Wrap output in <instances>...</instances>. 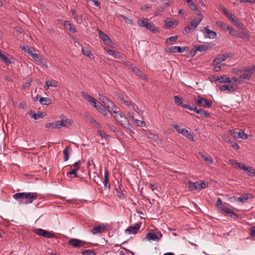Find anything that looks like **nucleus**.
Wrapping results in <instances>:
<instances>
[{"label": "nucleus", "instance_id": "obj_1", "mask_svg": "<svg viewBox=\"0 0 255 255\" xmlns=\"http://www.w3.org/2000/svg\"><path fill=\"white\" fill-rule=\"evenodd\" d=\"M38 197L36 193H17L13 195V198L18 201L19 204H31Z\"/></svg>", "mask_w": 255, "mask_h": 255}, {"label": "nucleus", "instance_id": "obj_2", "mask_svg": "<svg viewBox=\"0 0 255 255\" xmlns=\"http://www.w3.org/2000/svg\"><path fill=\"white\" fill-rule=\"evenodd\" d=\"M242 74L239 76L241 83L250 80L252 76L255 73V66L245 68L243 70H239Z\"/></svg>", "mask_w": 255, "mask_h": 255}, {"label": "nucleus", "instance_id": "obj_3", "mask_svg": "<svg viewBox=\"0 0 255 255\" xmlns=\"http://www.w3.org/2000/svg\"><path fill=\"white\" fill-rule=\"evenodd\" d=\"M194 102L198 106H202L204 108H211L213 105L212 101H208L207 99L200 96L197 99H195Z\"/></svg>", "mask_w": 255, "mask_h": 255}, {"label": "nucleus", "instance_id": "obj_4", "mask_svg": "<svg viewBox=\"0 0 255 255\" xmlns=\"http://www.w3.org/2000/svg\"><path fill=\"white\" fill-rule=\"evenodd\" d=\"M138 25L140 27H145L146 29L150 30L152 32H158V30L155 28L153 24L148 21L147 19L138 20L137 22Z\"/></svg>", "mask_w": 255, "mask_h": 255}, {"label": "nucleus", "instance_id": "obj_5", "mask_svg": "<svg viewBox=\"0 0 255 255\" xmlns=\"http://www.w3.org/2000/svg\"><path fill=\"white\" fill-rule=\"evenodd\" d=\"M116 115L114 116L115 119L117 121L121 124V125L125 127H126L127 126H128L129 123L128 120L125 117V115H124L120 111H117V113H115Z\"/></svg>", "mask_w": 255, "mask_h": 255}, {"label": "nucleus", "instance_id": "obj_6", "mask_svg": "<svg viewBox=\"0 0 255 255\" xmlns=\"http://www.w3.org/2000/svg\"><path fill=\"white\" fill-rule=\"evenodd\" d=\"M108 229V226L104 224L94 225L91 232L93 234L102 233Z\"/></svg>", "mask_w": 255, "mask_h": 255}, {"label": "nucleus", "instance_id": "obj_7", "mask_svg": "<svg viewBox=\"0 0 255 255\" xmlns=\"http://www.w3.org/2000/svg\"><path fill=\"white\" fill-rule=\"evenodd\" d=\"M34 233L39 236L48 239L53 238L55 236L53 233L42 229H35L34 230Z\"/></svg>", "mask_w": 255, "mask_h": 255}, {"label": "nucleus", "instance_id": "obj_8", "mask_svg": "<svg viewBox=\"0 0 255 255\" xmlns=\"http://www.w3.org/2000/svg\"><path fill=\"white\" fill-rule=\"evenodd\" d=\"M203 33L205 38L214 39L217 37V33L215 31H213L209 28V26L204 27Z\"/></svg>", "mask_w": 255, "mask_h": 255}, {"label": "nucleus", "instance_id": "obj_9", "mask_svg": "<svg viewBox=\"0 0 255 255\" xmlns=\"http://www.w3.org/2000/svg\"><path fill=\"white\" fill-rule=\"evenodd\" d=\"M141 225V222H138L134 226H130L126 230V232L129 234H135L138 232Z\"/></svg>", "mask_w": 255, "mask_h": 255}, {"label": "nucleus", "instance_id": "obj_10", "mask_svg": "<svg viewBox=\"0 0 255 255\" xmlns=\"http://www.w3.org/2000/svg\"><path fill=\"white\" fill-rule=\"evenodd\" d=\"M216 90H221V91H229L230 92H234L236 91V88L235 86L233 85H217L216 86Z\"/></svg>", "mask_w": 255, "mask_h": 255}, {"label": "nucleus", "instance_id": "obj_11", "mask_svg": "<svg viewBox=\"0 0 255 255\" xmlns=\"http://www.w3.org/2000/svg\"><path fill=\"white\" fill-rule=\"evenodd\" d=\"M85 242L77 239H72L69 241V244L76 248L83 247Z\"/></svg>", "mask_w": 255, "mask_h": 255}, {"label": "nucleus", "instance_id": "obj_12", "mask_svg": "<svg viewBox=\"0 0 255 255\" xmlns=\"http://www.w3.org/2000/svg\"><path fill=\"white\" fill-rule=\"evenodd\" d=\"M147 137L150 139L151 142L154 145H156L161 142V140L158 136L152 133H149L146 134Z\"/></svg>", "mask_w": 255, "mask_h": 255}, {"label": "nucleus", "instance_id": "obj_13", "mask_svg": "<svg viewBox=\"0 0 255 255\" xmlns=\"http://www.w3.org/2000/svg\"><path fill=\"white\" fill-rule=\"evenodd\" d=\"M80 164V161L78 160V161L74 163L73 166L74 168L72 169V170L69 172H68V175L70 174L72 178H75L78 177L76 172L79 169Z\"/></svg>", "mask_w": 255, "mask_h": 255}, {"label": "nucleus", "instance_id": "obj_14", "mask_svg": "<svg viewBox=\"0 0 255 255\" xmlns=\"http://www.w3.org/2000/svg\"><path fill=\"white\" fill-rule=\"evenodd\" d=\"M198 17L193 19L189 23L190 24V25L195 29L197 27V26L199 24L200 22L202 20L203 18V15L201 13H198Z\"/></svg>", "mask_w": 255, "mask_h": 255}, {"label": "nucleus", "instance_id": "obj_15", "mask_svg": "<svg viewBox=\"0 0 255 255\" xmlns=\"http://www.w3.org/2000/svg\"><path fill=\"white\" fill-rule=\"evenodd\" d=\"M240 170H243L246 172L249 176L255 177V170L251 166H246L243 164Z\"/></svg>", "mask_w": 255, "mask_h": 255}, {"label": "nucleus", "instance_id": "obj_16", "mask_svg": "<svg viewBox=\"0 0 255 255\" xmlns=\"http://www.w3.org/2000/svg\"><path fill=\"white\" fill-rule=\"evenodd\" d=\"M187 50L188 47H181L180 46H171L169 48V51L170 52L172 53H182L187 51Z\"/></svg>", "mask_w": 255, "mask_h": 255}, {"label": "nucleus", "instance_id": "obj_17", "mask_svg": "<svg viewBox=\"0 0 255 255\" xmlns=\"http://www.w3.org/2000/svg\"><path fill=\"white\" fill-rule=\"evenodd\" d=\"M105 105L110 113L112 112L114 113H117V108L115 106L112 101L109 100Z\"/></svg>", "mask_w": 255, "mask_h": 255}, {"label": "nucleus", "instance_id": "obj_18", "mask_svg": "<svg viewBox=\"0 0 255 255\" xmlns=\"http://www.w3.org/2000/svg\"><path fill=\"white\" fill-rule=\"evenodd\" d=\"M249 196L250 197H251V195L250 194H243L241 197H232L230 199H233L234 201H237L243 203L246 200H247L249 198Z\"/></svg>", "mask_w": 255, "mask_h": 255}, {"label": "nucleus", "instance_id": "obj_19", "mask_svg": "<svg viewBox=\"0 0 255 255\" xmlns=\"http://www.w3.org/2000/svg\"><path fill=\"white\" fill-rule=\"evenodd\" d=\"M236 37L238 38H242L246 41H249L250 39V36L247 31L243 30L241 32L237 33Z\"/></svg>", "mask_w": 255, "mask_h": 255}, {"label": "nucleus", "instance_id": "obj_20", "mask_svg": "<svg viewBox=\"0 0 255 255\" xmlns=\"http://www.w3.org/2000/svg\"><path fill=\"white\" fill-rule=\"evenodd\" d=\"M99 37L103 40L104 43L107 45H110L112 42L110 38L105 33L101 30L99 31Z\"/></svg>", "mask_w": 255, "mask_h": 255}, {"label": "nucleus", "instance_id": "obj_21", "mask_svg": "<svg viewBox=\"0 0 255 255\" xmlns=\"http://www.w3.org/2000/svg\"><path fill=\"white\" fill-rule=\"evenodd\" d=\"M28 114L32 119H33L35 120L39 118H42L44 117L43 114L42 112H38L37 113H36L34 112V111L32 110L30 111Z\"/></svg>", "mask_w": 255, "mask_h": 255}, {"label": "nucleus", "instance_id": "obj_22", "mask_svg": "<svg viewBox=\"0 0 255 255\" xmlns=\"http://www.w3.org/2000/svg\"><path fill=\"white\" fill-rule=\"evenodd\" d=\"M181 134L192 141L195 140L193 134L185 128L182 129Z\"/></svg>", "mask_w": 255, "mask_h": 255}, {"label": "nucleus", "instance_id": "obj_23", "mask_svg": "<svg viewBox=\"0 0 255 255\" xmlns=\"http://www.w3.org/2000/svg\"><path fill=\"white\" fill-rule=\"evenodd\" d=\"M198 182H192L191 181H189L186 184L187 187L191 191L198 190Z\"/></svg>", "mask_w": 255, "mask_h": 255}, {"label": "nucleus", "instance_id": "obj_24", "mask_svg": "<svg viewBox=\"0 0 255 255\" xmlns=\"http://www.w3.org/2000/svg\"><path fill=\"white\" fill-rule=\"evenodd\" d=\"M146 239L148 241L158 242V238L154 232H149L146 235Z\"/></svg>", "mask_w": 255, "mask_h": 255}, {"label": "nucleus", "instance_id": "obj_25", "mask_svg": "<svg viewBox=\"0 0 255 255\" xmlns=\"http://www.w3.org/2000/svg\"><path fill=\"white\" fill-rule=\"evenodd\" d=\"M60 119L63 123V125L64 127L66 126L67 125H71L73 124L72 120L67 118L64 115H61Z\"/></svg>", "mask_w": 255, "mask_h": 255}, {"label": "nucleus", "instance_id": "obj_26", "mask_svg": "<svg viewBox=\"0 0 255 255\" xmlns=\"http://www.w3.org/2000/svg\"><path fill=\"white\" fill-rule=\"evenodd\" d=\"M63 25L65 28L69 30L72 32L75 33L77 32L75 27L69 21H65L64 22Z\"/></svg>", "mask_w": 255, "mask_h": 255}, {"label": "nucleus", "instance_id": "obj_27", "mask_svg": "<svg viewBox=\"0 0 255 255\" xmlns=\"http://www.w3.org/2000/svg\"><path fill=\"white\" fill-rule=\"evenodd\" d=\"M105 50L109 54L112 55L116 58H119L121 57V53L119 52L107 48H105Z\"/></svg>", "mask_w": 255, "mask_h": 255}, {"label": "nucleus", "instance_id": "obj_28", "mask_svg": "<svg viewBox=\"0 0 255 255\" xmlns=\"http://www.w3.org/2000/svg\"><path fill=\"white\" fill-rule=\"evenodd\" d=\"M224 213L226 214L227 215H230V216H232V215H236V214L234 213L232 210L228 208L225 206H223L220 209Z\"/></svg>", "mask_w": 255, "mask_h": 255}, {"label": "nucleus", "instance_id": "obj_29", "mask_svg": "<svg viewBox=\"0 0 255 255\" xmlns=\"http://www.w3.org/2000/svg\"><path fill=\"white\" fill-rule=\"evenodd\" d=\"M199 156L203 158L207 163L212 164L213 163V160L211 156H206L204 155L202 152H199L198 153Z\"/></svg>", "mask_w": 255, "mask_h": 255}, {"label": "nucleus", "instance_id": "obj_30", "mask_svg": "<svg viewBox=\"0 0 255 255\" xmlns=\"http://www.w3.org/2000/svg\"><path fill=\"white\" fill-rule=\"evenodd\" d=\"M96 109L99 111L101 113L104 115H108V112L105 109L104 106L100 103L98 106H96Z\"/></svg>", "mask_w": 255, "mask_h": 255}, {"label": "nucleus", "instance_id": "obj_31", "mask_svg": "<svg viewBox=\"0 0 255 255\" xmlns=\"http://www.w3.org/2000/svg\"><path fill=\"white\" fill-rule=\"evenodd\" d=\"M132 71L137 76L143 79H146L145 75H143L142 72L137 68L134 67L132 68Z\"/></svg>", "mask_w": 255, "mask_h": 255}, {"label": "nucleus", "instance_id": "obj_32", "mask_svg": "<svg viewBox=\"0 0 255 255\" xmlns=\"http://www.w3.org/2000/svg\"><path fill=\"white\" fill-rule=\"evenodd\" d=\"M39 103L42 105H49L52 103V101L48 98L42 97L39 99Z\"/></svg>", "mask_w": 255, "mask_h": 255}, {"label": "nucleus", "instance_id": "obj_33", "mask_svg": "<svg viewBox=\"0 0 255 255\" xmlns=\"http://www.w3.org/2000/svg\"><path fill=\"white\" fill-rule=\"evenodd\" d=\"M175 104L177 106H181L182 107L183 105L182 100L183 98L178 96H175L174 97Z\"/></svg>", "mask_w": 255, "mask_h": 255}, {"label": "nucleus", "instance_id": "obj_34", "mask_svg": "<svg viewBox=\"0 0 255 255\" xmlns=\"http://www.w3.org/2000/svg\"><path fill=\"white\" fill-rule=\"evenodd\" d=\"M229 162L232 165L235 166L237 169H241L243 163H241L240 162H238L237 160L235 159H230Z\"/></svg>", "mask_w": 255, "mask_h": 255}, {"label": "nucleus", "instance_id": "obj_35", "mask_svg": "<svg viewBox=\"0 0 255 255\" xmlns=\"http://www.w3.org/2000/svg\"><path fill=\"white\" fill-rule=\"evenodd\" d=\"M233 56L234 54L232 53H226L224 54L220 55L218 56L223 62L225 61L227 58L232 57Z\"/></svg>", "mask_w": 255, "mask_h": 255}, {"label": "nucleus", "instance_id": "obj_36", "mask_svg": "<svg viewBox=\"0 0 255 255\" xmlns=\"http://www.w3.org/2000/svg\"><path fill=\"white\" fill-rule=\"evenodd\" d=\"M219 83H231L230 78L227 75H224L223 76H219Z\"/></svg>", "mask_w": 255, "mask_h": 255}, {"label": "nucleus", "instance_id": "obj_37", "mask_svg": "<svg viewBox=\"0 0 255 255\" xmlns=\"http://www.w3.org/2000/svg\"><path fill=\"white\" fill-rule=\"evenodd\" d=\"M70 149V147L67 146L63 151L64 161H67L69 159V150Z\"/></svg>", "mask_w": 255, "mask_h": 255}, {"label": "nucleus", "instance_id": "obj_38", "mask_svg": "<svg viewBox=\"0 0 255 255\" xmlns=\"http://www.w3.org/2000/svg\"><path fill=\"white\" fill-rule=\"evenodd\" d=\"M82 95L84 98V99L88 102H89L90 103H91L95 99L90 95L87 94L84 92H82Z\"/></svg>", "mask_w": 255, "mask_h": 255}, {"label": "nucleus", "instance_id": "obj_39", "mask_svg": "<svg viewBox=\"0 0 255 255\" xmlns=\"http://www.w3.org/2000/svg\"><path fill=\"white\" fill-rule=\"evenodd\" d=\"M238 138L246 139L248 138V134L245 133L244 131L241 130L238 132Z\"/></svg>", "mask_w": 255, "mask_h": 255}, {"label": "nucleus", "instance_id": "obj_40", "mask_svg": "<svg viewBox=\"0 0 255 255\" xmlns=\"http://www.w3.org/2000/svg\"><path fill=\"white\" fill-rule=\"evenodd\" d=\"M46 84L49 85L50 87H56L58 86L57 82L55 80H52L51 81L47 80L46 81Z\"/></svg>", "mask_w": 255, "mask_h": 255}, {"label": "nucleus", "instance_id": "obj_41", "mask_svg": "<svg viewBox=\"0 0 255 255\" xmlns=\"http://www.w3.org/2000/svg\"><path fill=\"white\" fill-rule=\"evenodd\" d=\"M109 172L108 170L107 169L104 173V186L105 187H106L108 186V183L109 181Z\"/></svg>", "mask_w": 255, "mask_h": 255}, {"label": "nucleus", "instance_id": "obj_42", "mask_svg": "<svg viewBox=\"0 0 255 255\" xmlns=\"http://www.w3.org/2000/svg\"><path fill=\"white\" fill-rule=\"evenodd\" d=\"M195 49H196V50L202 52L207 50L208 49V46L206 45H199L196 46L195 47Z\"/></svg>", "mask_w": 255, "mask_h": 255}, {"label": "nucleus", "instance_id": "obj_43", "mask_svg": "<svg viewBox=\"0 0 255 255\" xmlns=\"http://www.w3.org/2000/svg\"><path fill=\"white\" fill-rule=\"evenodd\" d=\"M178 38L177 35H175L174 36H171L168 38L166 39L165 42L166 43H169L170 42H171V44H172L173 42L176 41Z\"/></svg>", "mask_w": 255, "mask_h": 255}, {"label": "nucleus", "instance_id": "obj_44", "mask_svg": "<svg viewBox=\"0 0 255 255\" xmlns=\"http://www.w3.org/2000/svg\"><path fill=\"white\" fill-rule=\"evenodd\" d=\"M198 114H199L204 117L205 118H209L210 116L209 113H207L205 110L202 109H199V111L198 112Z\"/></svg>", "mask_w": 255, "mask_h": 255}, {"label": "nucleus", "instance_id": "obj_45", "mask_svg": "<svg viewBox=\"0 0 255 255\" xmlns=\"http://www.w3.org/2000/svg\"><path fill=\"white\" fill-rule=\"evenodd\" d=\"M119 16L123 18L124 19V20H125V21L127 23H128V24H133L132 20L131 19H129L128 17L125 16L124 15L121 14H119Z\"/></svg>", "mask_w": 255, "mask_h": 255}, {"label": "nucleus", "instance_id": "obj_46", "mask_svg": "<svg viewBox=\"0 0 255 255\" xmlns=\"http://www.w3.org/2000/svg\"><path fill=\"white\" fill-rule=\"evenodd\" d=\"M82 52L84 55H86L88 57L91 58L92 56H93V55L88 49L82 48Z\"/></svg>", "mask_w": 255, "mask_h": 255}, {"label": "nucleus", "instance_id": "obj_47", "mask_svg": "<svg viewBox=\"0 0 255 255\" xmlns=\"http://www.w3.org/2000/svg\"><path fill=\"white\" fill-rule=\"evenodd\" d=\"M194 28H193L192 26L190 25V24L189 23L184 28V31L183 32L184 33H189L191 32L192 30L194 29Z\"/></svg>", "mask_w": 255, "mask_h": 255}, {"label": "nucleus", "instance_id": "obj_48", "mask_svg": "<svg viewBox=\"0 0 255 255\" xmlns=\"http://www.w3.org/2000/svg\"><path fill=\"white\" fill-rule=\"evenodd\" d=\"M54 123L55 124L54 127H55L56 128L59 129V128H61L62 127H64L61 120L60 121H57Z\"/></svg>", "mask_w": 255, "mask_h": 255}, {"label": "nucleus", "instance_id": "obj_49", "mask_svg": "<svg viewBox=\"0 0 255 255\" xmlns=\"http://www.w3.org/2000/svg\"><path fill=\"white\" fill-rule=\"evenodd\" d=\"M32 58L36 61H40L42 58L39 54L34 53L31 56Z\"/></svg>", "mask_w": 255, "mask_h": 255}, {"label": "nucleus", "instance_id": "obj_50", "mask_svg": "<svg viewBox=\"0 0 255 255\" xmlns=\"http://www.w3.org/2000/svg\"><path fill=\"white\" fill-rule=\"evenodd\" d=\"M74 18L78 23H81L82 21V16L81 15L75 14Z\"/></svg>", "mask_w": 255, "mask_h": 255}, {"label": "nucleus", "instance_id": "obj_51", "mask_svg": "<svg viewBox=\"0 0 255 255\" xmlns=\"http://www.w3.org/2000/svg\"><path fill=\"white\" fill-rule=\"evenodd\" d=\"M227 30H229L230 31V34L232 35L235 36L236 37L237 32L235 30V29L232 28L230 26H227Z\"/></svg>", "mask_w": 255, "mask_h": 255}, {"label": "nucleus", "instance_id": "obj_52", "mask_svg": "<svg viewBox=\"0 0 255 255\" xmlns=\"http://www.w3.org/2000/svg\"><path fill=\"white\" fill-rule=\"evenodd\" d=\"M234 23L238 27L241 28L242 30H244V25L241 22H239V21L235 20L234 21Z\"/></svg>", "mask_w": 255, "mask_h": 255}, {"label": "nucleus", "instance_id": "obj_53", "mask_svg": "<svg viewBox=\"0 0 255 255\" xmlns=\"http://www.w3.org/2000/svg\"><path fill=\"white\" fill-rule=\"evenodd\" d=\"M206 184L204 181H202L201 183L198 182V190H201L206 187Z\"/></svg>", "mask_w": 255, "mask_h": 255}, {"label": "nucleus", "instance_id": "obj_54", "mask_svg": "<svg viewBox=\"0 0 255 255\" xmlns=\"http://www.w3.org/2000/svg\"><path fill=\"white\" fill-rule=\"evenodd\" d=\"M83 255H96V253L93 251L85 250L82 253Z\"/></svg>", "mask_w": 255, "mask_h": 255}, {"label": "nucleus", "instance_id": "obj_55", "mask_svg": "<svg viewBox=\"0 0 255 255\" xmlns=\"http://www.w3.org/2000/svg\"><path fill=\"white\" fill-rule=\"evenodd\" d=\"M222 61L220 58L218 56L216 58L214 59L213 61V64L214 65L217 66L219 65Z\"/></svg>", "mask_w": 255, "mask_h": 255}, {"label": "nucleus", "instance_id": "obj_56", "mask_svg": "<svg viewBox=\"0 0 255 255\" xmlns=\"http://www.w3.org/2000/svg\"><path fill=\"white\" fill-rule=\"evenodd\" d=\"M100 100L103 103L104 105L109 101L105 96L102 95H99Z\"/></svg>", "mask_w": 255, "mask_h": 255}, {"label": "nucleus", "instance_id": "obj_57", "mask_svg": "<svg viewBox=\"0 0 255 255\" xmlns=\"http://www.w3.org/2000/svg\"><path fill=\"white\" fill-rule=\"evenodd\" d=\"M216 206L219 209H221L222 207H223L224 205L222 204V201L221 198H218L217 202H216Z\"/></svg>", "mask_w": 255, "mask_h": 255}, {"label": "nucleus", "instance_id": "obj_58", "mask_svg": "<svg viewBox=\"0 0 255 255\" xmlns=\"http://www.w3.org/2000/svg\"><path fill=\"white\" fill-rule=\"evenodd\" d=\"M98 133L102 137V138H106L108 137V135L106 134V133L102 130H97Z\"/></svg>", "mask_w": 255, "mask_h": 255}, {"label": "nucleus", "instance_id": "obj_59", "mask_svg": "<svg viewBox=\"0 0 255 255\" xmlns=\"http://www.w3.org/2000/svg\"><path fill=\"white\" fill-rule=\"evenodd\" d=\"M54 125H55L54 123H47L45 125V127L47 129H54V128H56L55 127H55Z\"/></svg>", "mask_w": 255, "mask_h": 255}, {"label": "nucleus", "instance_id": "obj_60", "mask_svg": "<svg viewBox=\"0 0 255 255\" xmlns=\"http://www.w3.org/2000/svg\"><path fill=\"white\" fill-rule=\"evenodd\" d=\"M117 192V195L121 199H124L125 198V195L124 193H123L122 191H120L118 190V189H116Z\"/></svg>", "mask_w": 255, "mask_h": 255}, {"label": "nucleus", "instance_id": "obj_61", "mask_svg": "<svg viewBox=\"0 0 255 255\" xmlns=\"http://www.w3.org/2000/svg\"><path fill=\"white\" fill-rule=\"evenodd\" d=\"M135 121V123H136L137 125L139 127H144L145 126V123L143 122V121H140V120H134Z\"/></svg>", "mask_w": 255, "mask_h": 255}, {"label": "nucleus", "instance_id": "obj_62", "mask_svg": "<svg viewBox=\"0 0 255 255\" xmlns=\"http://www.w3.org/2000/svg\"><path fill=\"white\" fill-rule=\"evenodd\" d=\"M250 235L253 237H255V226L250 228Z\"/></svg>", "mask_w": 255, "mask_h": 255}, {"label": "nucleus", "instance_id": "obj_63", "mask_svg": "<svg viewBox=\"0 0 255 255\" xmlns=\"http://www.w3.org/2000/svg\"><path fill=\"white\" fill-rule=\"evenodd\" d=\"M211 81L214 82H219L220 81L219 76L217 75L212 76L211 77Z\"/></svg>", "mask_w": 255, "mask_h": 255}, {"label": "nucleus", "instance_id": "obj_64", "mask_svg": "<svg viewBox=\"0 0 255 255\" xmlns=\"http://www.w3.org/2000/svg\"><path fill=\"white\" fill-rule=\"evenodd\" d=\"M172 127L174 128L178 133H181L182 128H181L179 126L176 124H172Z\"/></svg>", "mask_w": 255, "mask_h": 255}]
</instances>
